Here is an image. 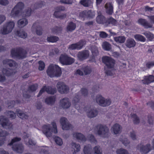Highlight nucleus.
Segmentation results:
<instances>
[{
    "mask_svg": "<svg viewBox=\"0 0 154 154\" xmlns=\"http://www.w3.org/2000/svg\"><path fill=\"white\" fill-rule=\"evenodd\" d=\"M102 61L108 67V69L105 72L108 75L111 76L114 74V70L112 68L114 65V60L111 58L108 57H105L102 58Z\"/></svg>",
    "mask_w": 154,
    "mask_h": 154,
    "instance_id": "obj_1",
    "label": "nucleus"
},
{
    "mask_svg": "<svg viewBox=\"0 0 154 154\" xmlns=\"http://www.w3.org/2000/svg\"><path fill=\"white\" fill-rule=\"evenodd\" d=\"M46 72L48 75L51 77H58L62 74L60 68L58 66L53 64L48 66Z\"/></svg>",
    "mask_w": 154,
    "mask_h": 154,
    "instance_id": "obj_2",
    "label": "nucleus"
},
{
    "mask_svg": "<svg viewBox=\"0 0 154 154\" xmlns=\"http://www.w3.org/2000/svg\"><path fill=\"white\" fill-rule=\"evenodd\" d=\"M97 134L103 138L107 137L109 136V130L108 128L105 125H98L95 127Z\"/></svg>",
    "mask_w": 154,
    "mask_h": 154,
    "instance_id": "obj_3",
    "label": "nucleus"
},
{
    "mask_svg": "<svg viewBox=\"0 0 154 154\" xmlns=\"http://www.w3.org/2000/svg\"><path fill=\"white\" fill-rule=\"evenodd\" d=\"M26 51L22 48H17L12 50L11 54L12 57L18 59H23L26 56Z\"/></svg>",
    "mask_w": 154,
    "mask_h": 154,
    "instance_id": "obj_4",
    "label": "nucleus"
},
{
    "mask_svg": "<svg viewBox=\"0 0 154 154\" xmlns=\"http://www.w3.org/2000/svg\"><path fill=\"white\" fill-rule=\"evenodd\" d=\"M15 26L13 21H9L5 23L0 30V35H5L11 32Z\"/></svg>",
    "mask_w": 154,
    "mask_h": 154,
    "instance_id": "obj_5",
    "label": "nucleus"
},
{
    "mask_svg": "<svg viewBox=\"0 0 154 154\" xmlns=\"http://www.w3.org/2000/svg\"><path fill=\"white\" fill-rule=\"evenodd\" d=\"M96 103L100 106L106 107L110 105L111 100L109 99H106L101 95H97L96 97Z\"/></svg>",
    "mask_w": 154,
    "mask_h": 154,
    "instance_id": "obj_6",
    "label": "nucleus"
},
{
    "mask_svg": "<svg viewBox=\"0 0 154 154\" xmlns=\"http://www.w3.org/2000/svg\"><path fill=\"white\" fill-rule=\"evenodd\" d=\"M137 149L142 154H146L152 149V147L150 144H147L146 145L139 144L137 147Z\"/></svg>",
    "mask_w": 154,
    "mask_h": 154,
    "instance_id": "obj_7",
    "label": "nucleus"
},
{
    "mask_svg": "<svg viewBox=\"0 0 154 154\" xmlns=\"http://www.w3.org/2000/svg\"><path fill=\"white\" fill-rule=\"evenodd\" d=\"M0 122L2 126L5 128L10 130L13 129V127L12 123L8 119L4 116H2L0 118Z\"/></svg>",
    "mask_w": 154,
    "mask_h": 154,
    "instance_id": "obj_8",
    "label": "nucleus"
},
{
    "mask_svg": "<svg viewBox=\"0 0 154 154\" xmlns=\"http://www.w3.org/2000/svg\"><path fill=\"white\" fill-rule=\"evenodd\" d=\"M56 86L58 91L61 94L67 93L69 91V87L63 82H58Z\"/></svg>",
    "mask_w": 154,
    "mask_h": 154,
    "instance_id": "obj_9",
    "label": "nucleus"
},
{
    "mask_svg": "<svg viewBox=\"0 0 154 154\" xmlns=\"http://www.w3.org/2000/svg\"><path fill=\"white\" fill-rule=\"evenodd\" d=\"M71 103L69 98L64 97L60 101L59 106L61 109H67L71 106Z\"/></svg>",
    "mask_w": 154,
    "mask_h": 154,
    "instance_id": "obj_10",
    "label": "nucleus"
},
{
    "mask_svg": "<svg viewBox=\"0 0 154 154\" xmlns=\"http://www.w3.org/2000/svg\"><path fill=\"white\" fill-rule=\"evenodd\" d=\"M60 63L63 65H70L74 62V59L68 57L66 55H61L59 59Z\"/></svg>",
    "mask_w": 154,
    "mask_h": 154,
    "instance_id": "obj_11",
    "label": "nucleus"
},
{
    "mask_svg": "<svg viewBox=\"0 0 154 154\" xmlns=\"http://www.w3.org/2000/svg\"><path fill=\"white\" fill-rule=\"evenodd\" d=\"M70 146L72 154H76L80 151V144L74 141H72L70 144Z\"/></svg>",
    "mask_w": 154,
    "mask_h": 154,
    "instance_id": "obj_12",
    "label": "nucleus"
},
{
    "mask_svg": "<svg viewBox=\"0 0 154 154\" xmlns=\"http://www.w3.org/2000/svg\"><path fill=\"white\" fill-rule=\"evenodd\" d=\"M45 91L48 94H54L56 93L57 89L56 88H52L49 86H44L40 91L37 97H39Z\"/></svg>",
    "mask_w": 154,
    "mask_h": 154,
    "instance_id": "obj_13",
    "label": "nucleus"
},
{
    "mask_svg": "<svg viewBox=\"0 0 154 154\" xmlns=\"http://www.w3.org/2000/svg\"><path fill=\"white\" fill-rule=\"evenodd\" d=\"M73 138L76 140L78 141L82 142H85L86 140V138L85 136L81 133L75 132L72 133Z\"/></svg>",
    "mask_w": 154,
    "mask_h": 154,
    "instance_id": "obj_14",
    "label": "nucleus"
},
{
    "mask_svg": "<svg viewBox=\"0 0 154 154\" xmlns=\"http://www.w3.org/2000/svg\"><path fill=\"white\" fill-rule=\"evenodd\" d=\"M89 51L87 50H84L78 52L77 54V57L81 60L87 59L89 56Z\"/></svg>",
    "mask_w": 154,
    "mask_h": 154,
    "instance_id": "obj_15",
    "label": "nucleus"
},
{
    "mask_svg": "<svg viewBox=\"0 0 154 154\" xmlns=\"http://www.w3.org/2000/svg\"><path fill=\"white\" fill-rule=\"evenodd\" d=\"M85 43V41H80L78 43L70 45L69 46V48L71 50L75 49H80L83 47Z\"/></svg>",
    "mask_w": 154,
    "mask_h": 154,
    "instance_id": "obj_16",
    "label": "nucleus"
},
{
    "mask_svg": "<svg viewBox=\"0 0 154 154\" xmlns=\"http://www.w3.org/2000/svg\"><path fill=\"white\" fill-rule=\"evenodd\" d=\"M42 131L47 137H49L52 136V131L51 128V126L50 125H44L43 127Z\"/></svg>",
    "mask_w": 154,
    "mask_h": 154,
    "instance_id": "obj_17",
    "label": "nucleus"
},
{
    "mask_svg": "<svg viewBox=\"0 0 154 154\" xmlns=\"http://www.w3.org/2000/svg\"><path fill=\"white\" fill-rule=\"evenodd\" d=\"M122 127L119 124L116 123L112 127L111 130L115 134H120L122 132Z\"/></svg>",
    "mask_w": 154,
    "mask_h": 154,
    "instance_id": "obj_18",
    "label": "nucleus"
},
{
    "mask_svg": "<svg viewBox=\"0 0 154 154\" xmlns=\"http://www.w3.org/2000/svg\"><path fill=\"white\" fill-rule=\"evenodd\" d=\"M137 22L138 23L143 26L145 28H151L152 27V24L148 22L145 19L140 18Z\"/></svg>",
    "mask_w": 154,
    "mask_h": 154,
    "instance_id": "obj_19",
    "label": "nucleus"
},
{
    "mask_svg": "<svg viewBox=\"0 0 154 154\" xmlns=\"http://www.w3.org/2000/svg\"><path fill=\"white\" fill-rule=\"evenodd\" d=\"M142 82L144 84L148 85L151 83L154 82V76L150 75L145 76L142 80Z\"/></svg>",
    "mask_w": 154,
    "mask_h": 154,
    "instance_id": "obj_20",
    "label": "nucleus"
},
{
    "mask_svg": "<svg viewBox=\"0 0 154 154\" xmlns=\"http://www.w3.org/2000/svg\"><path fill=\"white\" fill-rule=\"evenodd\" d=\"M13 149L16 152L22 153L24 150V147L22 144H14L12 147Z\"/></svg>",
    "mask_w": 154,
    "mask_h": 154,
    "instance_id": "obj_21",
    "label": "nucleus"
},
{
    "mask_svg": "<svg viewBox=\"0 0 154 154\" xmlns=\"http://www.w3.org/2000/svg\"><path fill=\"white\" fill-rule=\"evenodd\" d=\"M106 13L109 14H112L113 12V7L112 3H107L105 6Z\"/></svg>",
    "mask_w": 154,
    "mask_h": 154,
    "instance_id": "obj_22",
    "label": "nucleus"
},
{
    "mask_svg": "<svg viewBox=\"0 0 154 154\" xmlns=\"http://www.w3.org/2000/svg\"><path fill=\"white\" fill-rule=\"evenodd\" d=\"M136 43L134 39L129 38L127 40L125 45L128 48L134 47L136 45Z\"/></svg>",
    "mask_w": 154,
    "mask_h": 154,
    "instance_id": "obj_23",
    "label": "nucleus"
},
{
    "mask_svg": "<svg viewBox=\"0 0 154 154\" xmlns=\"http://www.w3.org/2000/svg\"><path fill=\"white\" fill-rule=\"evenodd\" d=\"M56 100V98L54 96H51L47 97L45 100V103L51 106L54 105Z\"/></svg>",
    "mask_w": 154,
    "mask_h": 154,
    "instance_id": "obj_24",
    "label": "nucleus"
},
{
    "mask_svg": "<svg viewBox=\"0 0 154 154\" xmlns=\"http://www.w3.org/2000/svg\"><path fill=\"white\" fill-rule=\"evenodd\" d=\"M97 111L95 109H91L87 113L88 117L90 118L95 117L97 115Z\"/></svg>",
    "mask_w": 154,
    "mask_h": 154,
    "instance_id": "obj_25",
    "label": "nucleus"
},
{
    "mask_svg": "<svg viewBox=\"0 0 154 154\" xmlns=\"http://www.w3.org/2000/svg\"><path fill=\"white\" fill-rule=\"evenodd\" d=\"M98 16L96 18V21L99 24H103L106 22V19L105 17L100 14V13H98Z\"/></svg>",
    "mask_w": 154,
    "mask_h": 154,
    "instance_id": "obj_26",
    "label": "nucleus"
},
{
    "mask_svg": "<svg viewBox=\"0 0 154 154\" xmlns=\"http://www.w3.org/2000/svg\"><path fill=\"white\" fill-rule=\"evenodd\" d=\"M3 63L4 64H8L10 67L15 66L16 65V63L14 60L7 59L3 60Z\"/></svg>",
    "mask_w": 154,
    "mask_h": 154,
    "instance_id": "obj_27",
    "label": "nucleus"
},
{
    "mask_svg": "<svg viewBox=\"0 0 154 154\" xmlns=\"http://www.w3.org/2000/svg\"><path fill=\"white\" fill-rule=\"evenodd\" d=\"M18 27L22 28L26 26L28 23L27 20L25 18H22L19 20L17 22Z\"/></svg>",
    "mask_w": 154,
    "mask_h": 154,
    "instance_id": "obj_28",
    "label": "nucleus"
},
{
    "mask_svg": "<svg viewBox=\"0 0 154 154\" xmlns=\"http://www.w3.org/2000/svg\"><path fill=\"white\" fill-rule=\"evenodd\" d=\"M76 27L75 23L72 22L68 23L66 26V30L67 32H72L74 30Z\"/></svg>",
    "mask_w": 154,
    "mask_h": 154,
    "instance_id": "obj_29",
    "label": "nucleus"
},
{
    "mask_svg": "<svg viewBox=\"0 0 154 154\" xmlns=\"http://www.w3.org/2000/svg\"><path fill=\"white\" fill-rule=\"evenodd\" d=\"M92 149L91 145H87L84 146L83 152L84 154H92Z\"/></svg>",
    "mask_w": 154,
    "mask_h": 154,
    "instance_id": "obj_30",
    "label": "nucleus"
},
{
    "mask_svg": "<svg viewBox=\"0 0 154 154\" xmlns=\"http://www.w3.org/2000/svg\"><path fill=\"white\" fill-rule=\"evenodd\" d=\"M16 112L17 116L21 119H26L28 118V116L27 115L23 113L19 109H17Z\"/></svg>",
    "mask_w": 154,
    "mask_h": 154,
    "instance_id": "obj_31",
    "label": "nucleus"
},
{
    "mask_svg": "<svg viewBox=\"0 0 154 154\" xmlns=\"http://www.w3.org/2000/svg\"><path fill=\"white\" fill-rule=\"evenodd\" d=\"M15 34L16 35L23 38H26L27 36V34L22 30L17 31Z\"/></svg>",
    "mask_w": 154,
    "mask_h": 154,
    "instance_id": "obj_32",
    "label": "nucleus"
},
{
    "mask_svg": "<svg viewBox=\"0 0 154 154\" xmlns=\"http://www.w3.org/2000/svg\"><path fill=\"white\" fill-rule=\"evenodd\" d=\"M33 28H35L36 34L38 35H41L42 34V29L41 27L37 25L36 23H34L32 26Z\"/></svg>",
    "mask_w": 154,
    "mask_h": 154,
    "instance_id": "obj_33",
    "label": "nucleus"
},
{
    "mask_svg": "<svg viewBox=\"0 0 154 154\" xmlns=\"http://www.w3.org/2000/svg\"><path fill=\"white\" fill-rule=\"evenodd\" d=\"M79 100L78 96H75L74 97L72 100V103L75 106V108L78 110H79L80 109L79 103Z\"/></svg>",
    "mask_w": 154,
    "mask_h": 154,
    "instance_id": "obj_34",
    "label": "nucleus"
},
{
    "mask_svg": "<svg viewBox=\"0 0 154 154\" xmlns=\"http://www.w3.org/2000/svg\"><path fill=\"white\" fill-rule=\"evenodd\" d=\"M20 101L18 100L16 101H8L7 102V104L8 108H11L13 107L16 104L20 103Z\"/></svg>",
    "mask_w": 154,
    "mask_h": 154,
    "instance_id": "obj_35",
    "label": "nucleus"
},
{
    "mask_svg": "<svg viewBox=\"0 0 154 154\" xmlns=\"http://www.w3.org/2000/svg\"><path fill=\"white\" fill-rule=\"evenodd\" d=\"M79 3L85 7H88L91 5L92 2L90 0H81Z\"/></svg>",
    "mask_w": 154,
    "mask_h": 154,
    "instance_id": "obj_36",
    "label": "nucleus"
},
{
    "mask_svg": "<svg viewBox=\"0 0 154 154\" xmlns=\"http://www.w3.org/2000/svg\"><path fill=\"white\" fill-rule=\"evenodd\" d=\"M91 50L93 56H97L98 55L99 52L97 48L95 45H92L91 48Z\"/></svg>",
    "mask_w": 154,
    "mask_h": 154,
    "instance_id": "obj_37",
    "label": "nucleus"
},
{
    "mask_svg": "<svg viewBox=\"0 0 154 154\" xmlns=\"http://www.w3.org/2000/svg\"><path fill=\"white\" fill-rule=\"evenodd\" d=\"M126 38L125 36H117L114 38V40L117 42L122 43L124 42Z\"/></svg>",
    "mask_w": 154,
    "mask_h": 154,
    "instance_id": "obj_38",
    "label": "nucleus"
},
{
    "mask_svg": "<svg viewBox=\"0 0 154 154\" xmlns=\"http://www.w3.org/2000/svg\"><path fill=\"white\" fill-rule=\"evenodd\" d=\"M102 47L103 49L106 51H109L111 49V45L106 42H105L103 43Z\"/></svg>",
    "mask_w": 154,
    "mask_h": 154,
    "instance_id": "obj_39",
    "label": "nucleus"
},
{
    "mask_svg": "<svg viewBox=\"0 0 154 154\" xmlns=\"http://www.w3.org/2000/svg\"><path fill=\"white\" fill-rule=\"evenodd\" d=\"M6 113L7 116L11 119H14L16 117V114L13 111H7Z\"/></svg>",
    "mask_w": 154,
    "mask_h": 154,
    "instance_id": "obj_40",
    "label": "nucleus"
},
{
    "mask_svg": "<svg viewBox=\"0 0 154 154\" xmlns=\"http://www.w3.org/2000/svg\"><path fill=\"white\" fill-rule=\"evenodd\" d=\"M62 27L61 26H56L52 29V32L54 34L61 33L62 30Z\"/></svg>",
    "mask_w": 154,
    "mask_h": 154,
    "instance_id": "obj_41",
    "label": "nucleus"
},
{
    "mask_svg": "<svg viewBox=\"0 0 154 154\" xmlns=\"http://www.w3.org/2000/svg\"><path fill=\"white\" fill-rule=\"evenodd\" d=\"M38 87V86L37 84H35L30 85L28 88V91L29 92H32L35 91L37 89Z\"/></svg>",
    "mask_w": 154,
    "mask_h": 154,
    "instance_id": "obj_42",
    "label": "nucleus"
},
{
    "mask_svg": "<svg viewBox=\"0 0 154 154\" xmlns=\"http://www.w3.org/2000/svg\"><path fill=\"white\" fill-rule=\"evenodd\" d=\"M94 154H102V150L100 146H95L93 149Z\"/></svg>",
    "mask_w": 154,
    "mask_h": 154,
    "instance_id": "obj_43",
    "label": "nucleus"
},
{
    "mask_svg": "<svg viewBox=\"0 0 154 154\" xmlns=\"http://www.w3.org/2000/svg\"><path fill=\"white\" fill-rule=\"evenodd\" d=\"M19 13V10L14 8L11 12L10 15L12 17H15L18 16Z\"/></svg>",
    "mask_w": 154,
    "mask_h": 154,
    "instance_id": "obj_44",
    "label": "nucleus"
},
{
    "mask_svg": "<svg viewBox=\"0 0 154 154\" xmlns=\"http://www.w3.org/2000/svg\"><path fill=\"white\" fill-rule=\"evenodd\" d=\"M143 34L144 35L147 39L149 41H152L154 38V35L149 32L146 31L144 32Z\"/></svg>",
    "mask_w": 154,
    "mask_h": 154,
    "instance_id": "obj_45",
    "label": "nucleus"
},
{
    "mask_svg": "<svg viewBox=\"0 0 154 154\" xmlns=\"http://www.w3.org/2000/svg\"><path fill=\"white\" fill-rule=\"evenodd\" d=\"M82 70L84 72V73L85 75L89 74L92 72L91 68L88 66L83 68Z\"/></svg>",
    "mask_w": 154,
    "mask_h": 154,
    "instance_id": "obj_46",
    "label": "nucleus"
},
{
    "mask_svg": "<svg viewBox=\"0 0 154 154\" xmlns=\"http://www.w3.org/2000/svg\"><path fill=\"white\" fill-rule=\"evenodd\" d=\"M47 39L48 42H55L58 40L59 38L57 36H51L48 37Z\"/></svg>",
    "mask_w": 154,
    "mask_h": 154,
    "instance_id": "obj_47",
    "label": "nucleus"
},
{
    "mask_svg": "<svg viewBox=\"0 0 154 154\" xmlns=\"http://www.w3.org/2000/svg\"><path fill=\"white\" fill-rule=\"evenodd\" d=\"M116 152L117 154H129L127 150L122 148L117 149Z\"/></svg>",
    "mask_w": 154,
    "mask_h": 154,
    "instance_id": "obj_48",
    "label": "nucleus"
},
{
    "mask_svg": "<svg viewBox=\"0 0 154 154\" xmlns=\"http://www.w3.org/2000/svg\"><path fill=\"white\" fill-rule=\"evenodd\" d=\"M2 72L4 74L9 76L13 73V71L12 70L9 69H3L2 70Z\"/></svg>",
    "mask_w": 154,
    "mask_h": 154,
    "instance_id": "obj_49",
    "label": "nucleus"
},
{
    "mask_svg": "<svg viewBox=\"0 0 154 154\" xmlns=\"http://www.w3.org/2000/svg\"><path fill=\"white\" fill-rule=\"evenodd\" d=\"M65 10L64 7L63 6H59L55 8V11L54 13V15H56V14L61 11H64Z\"/></svg>",
    "mask_w": 154,
    "mask_h": 154,
    "instance_id": "obj_50",
    "label": "nucleus"
},
{
    "mask_svg": "<svg viewBox=\"0 0 154 154\" xmlns=\"http://www.w3.org/2000/svg\"><path fill=\"white\" fill-rule=\"evenodd\" d=\"M120 141H121L122 143L125 146H127L130 143V141L126 138H120Z\"/></svg>",
    "mask_w": 154,
    "mask_h": 154,
    "instance_id": "obj_51",
    "label": "nucleus"
},
{
    "mask_svg": "<svg viewBox=\"0 0 154 154\" xmlns=\"http://www.w3.org/2000/svg\"><path fill=\"white\" fill-rule=\"evenodd\" d=\"M134 37L136 39L141 42H144L146 40V39L145 37H144L142 35H134Z\"/></svg>",
    "mask_w": 154,
    "mask_h": 154,
    "instance_id": "obj_52",
    "label": "nucleus"
},
{
    "mask_svg": "<svg viewBox=\"0 0 154 154\" xmlns=\"http://www.w3.org/2000/svg\"><path fill=\"white\" fill-rule=\"evenodd\" d=\"M65 128H64L63 125L62 126V128L63 130H67L70 129H72L73 128L72 125L68 122V123L65 124L64 125Z\"/></svg>",
    "mask_w": 154,
    "mask_h": 154,
    "instance_id": "obj_53",
    "label": "nucleus"
},
{
    "mask_svg": "<svg viewBox=\"0 0 154 154\" xmlns=\"http://www.w3.org/2000/svg\"><path fill=\"white\" fill-rule=\"evenodd\" d=\"M55 143L59 146H61L63 143L62 139L58 137H56L54 138Z\"/></svg>",
    "mask_w": 154,
    "mask_h": 154,
    "instance_id": "obj_54",
    "label": "nucleus"
},
{
    "mask_svg": "<svg viewBox=\"0 0 154 154\" xmlns=\"http://www.w3.org/2000/svg\"><path fill=\"white\" fill-rule=\"evenodd\" d=\"M24 7L23 4L21 2H18L17 5L14 7L17 9H18L20 11L23 9Z\"/></svg>",
    "mask_w": 154,
    "mask_h": 154,
    "instance_id": "obj_55",
    "label": "nucleus"
},
{
    "mask_svg": "<svg viewBox=\"0 0 154 154\" xmlns=\"http://www.w3.org/2000/svg\"><path fill=\"white\" fill-rule=\"evenodd\" d=\"M132 118H133V121L134 124H138L140 122V119L136 115L134 114L132 115Z\"/></svg>",
    "mask_w": 154,
    "mask_h": 154,
    "instance_id": "obj_56",
    "label": "nucleus"
},
{
    "mask_svg": "<svg viewBox=\"0 0 154 154\" xmlns=\"http://www.w3.org/2000/svg\"><path fill=\"white\" fill-rule=\"evenodd\" d=\"M31 9L30 8H28L23 13V15H24L25 17H29L31 15Z\"/></svg>",
    "mask_w": 154,
    "mask_h": 154,
    "instance_id": "obj_57",
    "label": "nucleus"
},
{
    "mask_svg": "<svg viewBox=\"0 0 154 154\" xmlns=\"http://www.w3.org/2000/svg\"><path fill=\"white\" fill-rule=\"evenodd\" d=\"M68 120L64 117H62L60 119V123L62 126L63 125L64 128H65L64 126L65 124L68 123Z\"/></svg>",
    "mask_w": 154,
    "mask_h": 154,
    "instance_id": "obj_58",
    "label": "nucleus"
},
{
    "mask_svg": "<svg viewBox=\"0 0 154 154\" xmlns=\"http://www.w3.org/2000/svg\"><path fill=\"white\" fill-rule=\"evenodd\" d=\"M86 17L90 18H92L95 16V13L94 11L91 10L86 11Z\"/></svg>",
    "mask_w": 154,
    "mask_h": 154,
    "instance_id": "obj_59",
    "label": "nucleus"
},
{
    "mask_svg": "<svg viewBox=\"0 0 154 154\" xmlns=\"http://www.w3.org/2000/svg\"><path fill=\"white\" fill-rule=\"evenodd\" d=\"M21 140V138L20 137H15L11 140V142L8 145L10 146L12 145L14 143L19 141Z\"/></svg>",
    "mask_w": 154,
    "mask_h": 154,
    "instance_id": "obj_60",
    "label": "nucleus"
},
{
    "mask_svg": "<svg viewBox=\"0 0 154 154\" xmlns=\"http://www.w3.org/2000/svg\"><path fill=\"white\" fill-rule=\"evenodd\" d=\"M44 5V2L40 1L35 3L34 5V7L35 8H42Z\"/></svg>",
    "mask_w": 154,
    "mask_h": 154,
    "instance_id": "obj_61",
    "label": "nucleus"
},
{
    "mask_svg": "<svg viewBox=\"0 0 154 154\" xmlns=\"http://www.w3.org/2000/svg\"><path fill=\"white\" fill-rule=\"evenodd\" d=\"M82 94L84 97L87 96L88 94V92L87 89L85 88H82L81 91Z\"/></svg>",
    "mask_w": 154,
    "mask_h": 154,
    "instance_id": "obj_62",
    "label": "nucleus"
},
{
    "mask_svg": "<svg viewBox=\"0 0 154 154\" xmlns=\"http://www.w3.org/2000/svg\"><path fill=\"white\" fill-rule=\"evenodd\" d=\"M107 22L109 24H111L113 25H115L117 23L116 21L112 18H110L107 21Z\"/></svg>",
    "mask_w": 154,
    "mask_h": 154,
    "instance_id": "obj_63",
    "label": "nucleus"
},
{
    "mask_svg": "<svg viewBox=\"0 0 154 154\" xmlns=\"http://www.w3.org/2000/svg\"><path fill=\"white\" fill-rule=\"evenodd\" d=\"M39 69L40 70H42L44 69L45 66V63L42 61H40L39 62Z\"/></svg>",
    "mask_w": 154,
    "mask_h": 154,
    "instance_id": "obj_64",
    "label": "nucleus"
}]
</instances>
